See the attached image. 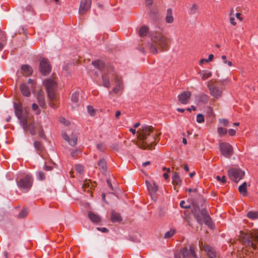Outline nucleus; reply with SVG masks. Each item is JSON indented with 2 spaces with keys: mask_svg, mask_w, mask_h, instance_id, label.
I'll return each mask as SVG.
<instances>
[{
  "mask_svg": "<svg viewBox=\"0 0 258 258\" xmlns=\"http://www.w3.org/2000/svg\"><path fill=\"white\" fill-rule=\"evenodd\" d=\"M137 135L136 144L142 149L152 150L159 141L160 133H157L152 126L144 125L138 130Z\"/></svg>",
  "mask_w": 258,
  "mask_h": 258,
  "instance_id": "1",
  "label": "nucleus"
},
{
  "mask_svg": "<svg viewBox=\"0 0 258 258\" xmlns=\"http://www.w3.org/2000/svg\"><path fill=\"white\" fill-rule=\"evenodd\" d=\"M14 108L15 114L22 125L24 130L27 131L29 128L31 135H35L36 128H39L41 125L33 121V116L29 114V108H23L21 103L19 102L14 103Z\"/></svg>",
  "mask_w": 258,
  "mask_h": 258,
  "instance_id": "2",
  "label": "nucleus"
},
{
  "mask_svg": "<svg viewBox=\"0 0 258 258\" xmlns=\"http://www.w3.org/2000/svg\"><path fill=\"white\" fill-rule=\"evenodd\" d=\"M190 200L192 202L191 211L197 222L200 225H202L204 222L208 227L212 228L213 222L203 205L202 204L200 207L194 199H191Z\"/></svg>",
  "mask_w": 258,
  "mask_h": 258,
  "instance_id": "3",
  "label": "nucleus"
},
{
  "mask_svg": "<svg viewBox=\"0 0 258 258\" xmlns=\"http://www.w3.org/2000/svg\"><path fill=\"white\" fill-rule=\"evenodd\" d=\"M92 64L98 69L104 70L102 75L103 86L109 88L111 86L110 79L112 78L114 79L115 75H118L114 71L113 67L112 66L106 67L104 63L99 60L92 61Z\"/></svg>",
  "mask_w": 258,
  "mask_h": 258,
  "instance_id": "4",
  "label": "nucleus"
},
{
  "mask_svg": "<svg viewBox=\"0 0 258 258\" xmlns=\"http://www.w3.org/2000/svg\"><path fill=\"white\" fill-rule=\"evenodd\" d=\"M152 43L148 44L150 51L153 54L158 53V48L161 51L167 49V38L160 32H155L152 35Z\"/></svg>",
  "mask_w": 258,
  "mask_h": 258,
  "instance_id": "5",
  "label": "nucleus"
},
{
  "mask_svg": "<svg viewBox=\"0 0 258 258\" xmlns=\"http://www.w3.org/2000/svg\"><path fill=\"white\" fill-rule=\"evenodd\" d=\"M242 242L246 245L256 249L258 244V232L254 233H245L240 231Z\"/></svg>",
  "mask_w": 258,
  "mask_h": 258,
  "instance_id": "6",
  "label": "nucleus"
},
{
  "mask_svg": "<svg viewBox=\"0 0 258 258\" xmlns=\"http://www.w3.org/2000/svg\"><path fill=\"white\" fill-rule=\"evenodd\" d=\"M216 83V80L212 79L207 82V85L211 96L216 99H219L222 96L223 90L222 88L215 85Z\"/></svg>",
  "mask_w": 258,
  "mask_h": 258,
  "instance_id": "7",
  "label": "nucleus"
},
{
  "mask_svg": "<svg viewBox=\"0 0 258 258\" xmlns=\"http://www.w3.org/2000/svg\"><path fill=\"white\" fill-rule=\"evenodd\" d=\"M227 173L229 178L235 183L238 182L245 175V172L239 168H231Z\"/></svg>",
  "mask_w": 258,
  "mask_h": 258,
  "instance_id": "8",
  "label": "nucleus"
},
{
  "mask_svg": "<svg viewBox=\"0 0 258 258\" xmlns=\"http://www.w3.org/2000/svg\"><path fill=\"white\" fill-rule=\"evenodd\" d=\"M219 148L221 154L227 158H230L233 154V147L227 142H220Z\"/></svg>",
  "mask_w": 258,
  "mask_h": 258,
  "instance_id": "9",
  "label": "nucleus"
},
{
  "mask_svg": "<svg viewBox=\"0 0 258 258\" xmlns=\"http://www.w3.org/2000/svg\"><path fill=\"white\" fill-rule=\"evenodd\" d=\"M32 182V178L29 175H27L20 179V181L18 182V185L21 188L28 189L31 187Z\"/></svg>",
  "mask_w": 258,
  "mask_h": 258,
  "instance_id": "10",
  "label": "nucleus"
},
{
  "mask_svg": "<svg viewBox=\"0 0 258 258\" xmlns=\"http://www.w3.org/2000/svg\"><path fill=\"white\" fill-rule=\"evenodd\" d=\"M39 70L43 75H47L50 72V64L46 59H42L40 62Z\"/></svg>",
  "mask_w": 258,
  "mask_h": 258,
  "instance_id": "11",
  "label": "nucleus"
},
{
  "mask_svg": "<svg viewBox=\"0 0 258 258\" xmlns=\"http://www.w3.org/2000/svg\"><path fill=\"white\" fill-rule=\"evenodd\" d=\"M91 6V0H81L79 7V13L83 15L89 10Z\"/></svg>",
  "mask_w": 258,
  "mask_h": 258,
  "instance_id": "12",
  "label": "nucleus"
},
{
  "mask_svg": "<svg viewBox=\"0 0 258 258\" xmlns=\"http://www.w3.org/2000/svg\"><path fill=\"white\" fill-rule=\"evenodd\" d=\"M191 96V93L189 91H185L177 96L179 102L183 104L188 103Z\"/></svg>",
  "mask_w": 258,
  "mask_h": 258,
  "instance_id": "13",
  "label": "nucleus"
},
{
  "mask_svg": "<svg viewBox=\"0 0 258 258\" xmlns=\"http://www.w3.org/2000/svg\"><path fill=\"white\" fill-rule=\"evenodd\" d=\"M183 258H195L196 257V254L195 251L194 247L190 246L188 250L186 247H184L181 250Z\"/></svg>",
  "mask_w": 258,
  "mask_h": 258,
  "instance_id": "14",
  "label": "nucleus"
},
{
  "mask_svg": "<svg viewBox=\"0 0 258 258\" xmlns=\"http://www.w3.org/2000/svg\"><path fill=\"white\" fill-rule=\"evenodd\" d=\"M43 84L45 85L46 91L56 90V82L52 78H49L43 81Z\"/></svg>",
  "mask_w": 258,
  "mask_h": 258,
  "instance_id": "15",
  "label": "nucleus"
},
{
  "mask_svg": "<svg viewBox=\"0 0 258 258\" xmlns=\"http://www.w3.org/2000/svg\"><path fill=\"white\" fill-rule=\"evenodd\" d=\"M114 81L116 83V85L113 88L112 91L115 94H117L120 90L123 89V84L121 78L118 75H115Z\"/></svg>",
  "mask_w": 258,
  "mask_h": 258,
  "instance_id": "16",
  "label": "nucleus"
},
{
  "mask_svg": "<svg viewBox=\"0 0 258 258\" xmlns=\"http://www.w3.org/2000/svg\"><path fill=\"white\" fill-rule=\"evenodd\" d=\"M37 99L41 107L43 108H45L46 107L44 93L42 91H40L37 93Z\"/></svg>",
  "mask_w": 258,
  "mask_h": 258,
  "instance_id": "17",
  "label": "nucleus"
},
{
  "mask_svg": "<svg viewBox=\"0 0 258 258\" xmlns=\"http://www.w3.org/2000/svg\"><path fill=\"white\" fill-rule=\"evenodd\" d=\"M146 185L148 187V190L150 192L151 196H152L153 194H156V192L158 190V186L155 182L152 184L148 181H146Z\"/></svg>",
  "mask_w": 258,
  "mask_h": 258,
  "instance_id": "18",
  "label": "nucleus"
},
{
  "mask_svg": "<svg viewBox=\"0 0 258 258\" xmlns=\"http://www.w3.org/2000/svg\"><path fill=\"white\" fill-rule=\"evenodd\" d=\"M111 221L113 222H120L122 220V218L119 213L116 212L114 211L111 212Z\"/></svg>",
  "mask_w": 258,
  "mask_h": 258,
  "instance_id": "19",
  "label": "nucleus"
},
{
  "mask_svg": "<svg viewBox=\"0 0 258 258\" xmlns=\"http://www.w3.org/2000/svg\"><path fill=\"white\" fill-rule=\"evenodd\" d=\"M88 216L89 219L93 223H97L101 220V218L99 216V215L96 214L92 212H89Z\"/></svg>",
  "mask_w": 258,
  "mask_h": 258,
  "instance_id": "20",
  "label": "nucleus"
},
{
  "mask_svg": "<svg viewBox=\"0 0 258 258\" xmlns=\"http://www.w3.org/2000/svg\"><path fill=\"white\" fill-rule=\"evenodd\" d=\"M22 74L26 76L31 75L33 73V70L31 67L28 65L24 64L21 67Z\"/></svg>",
  "mask_w": 258,
  "mask_h": 258,
  "instance_id": "21",
  "label": "nucleus"
},
{
  "mask_svg": "<svg viewBox=\"0 0 258 258\" xmlns=\"http://www.w3.org/2000/svg\"><path fill=\"white\" fill-rule=\"evenodd\" d=\"M198 74L200 75L202 80L203 81L210 78L212 75V72L208 70L200 71L199 72Z\"/></svg>",
  "mask_w": 258,
  "mask_h": 258,
  "instance_id": "22",
  "label": "nucleus"
},
{
  "mask_svg": "<svg viewBox=\"0 0 258 258\" xmlns=\"http://www.w3.org/2000/svg\"><path fill=\"white\" fill-rule=\"evenodd\" d=\"M247 183L245 181L243 182V183L238 187L239 192L244 197H246L247 195Z\"/></svg>",
  "mask_w": 258,
  "mask_h": 258,
  "instance_id": "23",
  "label": "nucleus"
},
{
  "mask_svg": "<svg viewBox=\"0 0 258 258\" xmlns=\"http://www.w3.org/2000/svg\"><path fill=\"white\" fill-rule=\"evenodd\" d=\"M172 183L174 185H181V180L178 174L176 172H174L173 173V175L172 176Z\"/></svg>",
  "mask_w": 258,
  "mask_h": 258,
  "instance_id": "24",
  "label": "nucleus"
},
{
  "mask_svg": "<svg viewBox=\"0 0 258 258\" xmlns=\"http://www.w3.org/2000/svg\"><path fill=\"white\" fill-rule=\"evenodd\" d=\"M20 91L22 94L26 97H28L30 95V91L29 89L26 85L24 84H21L20 86Z\"/></svg>",
  "mask_w": 258,
  "mask_h": 258,
  "instance_id": "25",
  "label": "nucleus"
},
{
  "mask_svg": "<svg viewBox=\"0 0 258 258\" xmlns=\"http://www.w3.org/2000/svg\"><path fill=\"white\" fill-rule=\"evenodd\" d=\"M98 166H99V169L100 171L104 173L107 170L106 162L104 159H101L98 162Z\"/></svg>",
  "mask_w": 258,
  "mask_h": 258,
  "instance_id": "26",
  "label": "nucleus"
},
{
  "mask_svg": "<svg viewBox=\"0 0 258 258\" xmlns=\"http://www.w3.org/2000/svg\"><path fill=\"white\" fill-rule=\"evenodd\" d=\"M7 41V37L4 32L0 30V51L3 49L4 43Z\"/></svg>",
  "mask_w": 258,
  "mask_h": 258,
  "instance_id": "27",
  "label": "nucleus"
},
{
  "mask_svg": "<svg viewBox=\"0 0 258 258\" xmlns=\"http://www.w3.org/2000/svg\"><path fill=\"white\" fill-rule=\"evenodd\" d=\"M209 96L205 94H202L199 96L198 103L199 104H206L208 102Z\"/></svg>",
  "mask_w": 258,
  "mask_h": 258,
  "instance_id": "28",
  "label": "nucleus"
},
{
  "mask_svg": "<svg viewBox=\"0 0 258 258\" xmlns=\"http://www.w3.org/2000/svg\"><path fill=\"white\" fill-rule=\"evenodd\" d=\"M199 246L201 249L205 250L207 253L208 255L209 254V251H212V249H213V247L208 245L204 244L203 241H201L199 242Z\"/></svg>",
  "mask_w": 258,
  "mask_h": 258,
  "instance_id": "29",
  "label": "nucleus"
},
{
  "mask_svg": "<svg viewBox=\"0 0 258 258\" xmlns=\"http://www.w3.org/2000/svg\"><path fill=\"white\" fill-rule=\"evenodd\" d=\"M47 96L50 101H57L56 90L47 91Z\"/></svg>",
  "mask_w": 258,
  "mask_h": 258,
  "instance_id": "30",
  "label": "nucleus"
},
{
  "mask_svg": "<svg viewBox=\"0 0 258 258\" xmlns=\"http://www.w3.org/2000/svg\"><path fill=\"white\" fill-rule=\"evenodd\" d=\"M34 146L36 150L39 152V154L43 150L44 147L42 143L38 141H36L34 143Z\"/></svg>",
  "mask_w": 258,
  "mask_h": 258,
  "instance_id": "31",
  "label": "nucleus"
},
{
  "mask_svg": "<svg viewBox=\"0 0 258 258\" xmlns=\"http://www.w3.org/2000/svg\"><path fill=\"white\" fill-rule=\"evenodd\" d=\"M165 20L167 23H170L173 21V18L172 15V10L168 9L167 11V16L165 18Z\"/></svg>",
  "mask_w": 258,
  "mask_h": 258,
  "instance_id": "32",
  "label": "nucleus"
},
{
  "mask_svg": "<svg viewBox=\"0 0 258 258\" xmlns=\"http://www.w3.org/2000/svg\"><path fill=\"white\" fill-rule=\"evenodd\" d=\"M247 217L250 219H258V212L257 211H249L247 214Z\"/></svg>",
  "mask_w": 258,
  "mask_h": 258,
  "instance_id": "33",
  "label": "nucleus"
},
{
  "mask_svg": "<svg viewBox=\"0 0 258 258\" xmlns=\"http://www.w3.org/2000/svg\"><path fill=\"white\" fill-rule=\"evenodd\" d=\"M148 31V29L146 26H142L139 30V35L140 37H143L146 36Z\"/></svg>",
  "mask_w": 258,
  "mask_h": 258,
  "instance_id": "34",
  "label": "nucleus"
},
{
  "mask_svg": "<svg viewBox=\"0 0 258 258\" xmlns=\"http://www.w3.org/2000/svg\"><path fill=\"white\" fill-rule=\"evenodd\" d=\"M90 180H85L84 181V183L82 185V188H83V189L84 190H87V191H89L90 190V189H91V187L90 184Z\"/></svg>",
  "mask_w": 258,
  "mask_h": 258,
  "instance_id": "35",
  "label": "nucleus"
},
{
  "mask_svg": "<svg viewBox=\"0 0 258 258\" xmlns=\"http://www.w3.org/2000/svg\"><path fill=\"white\" fill-rule=\"evenodd\" d=\"M79 93L78 92H75L71 96V101L74 103H77L79 101Z\"/></svg>",
  "mask_w": 258,
  "mask_h": 258,
  "instance_id": "36",
  "label": "nucleus"
},
{
  "mask_svg": "<svg viewBox=\"0 0 258 258\" xmlns=\"http://www.w3.org/2000/svg\"><path fill=\"white\" fill-rule=\"evenodd\" d=\"M77 137L76 135H73L71 137V139L70 140V142H69V144L74 146L77 144Z\"/></svg>",
  "mask_w": 258,
  "mask_h": 258,
  "instance_id": "37",
  "label": "nucleus"
},
{
  "mask_svg": "<svg viewBox=\"0 0 258 258\" xmlns=\"http://www.w3.org/2000/svg\"><path fill=\"white\" fill-rule=\"evenodd\" d=\"M218 134L221 136H224L227 133V130L223 127H219L217 129Z\"/></svg>",
  "mask_w": 258,
  "mask_h": 258,
  "instance_id": "38",
  "label": "nucleus"
},
{
  "mask_svg": "<svg viewBox=\"0 0 258 258\" xmlns=\"http://www.w3.org/2000/svg\"><path fill=\"white\" fill-rule=\"evenodd\" d=\"M175 233V231L174 230H170L169 231H167L165 233L164 237L165 238H169L172 237Z\"/></svg>",
  "mask_w": 258,
  "mask_h": 258,
  "instance_id": "39",
  "label": "nucleus"
},
{
  "mask_svg": "<svg viewBox=\"0 0 258 258\" xmlns=\"http://www.w3.org/2000/svg\"><path fill=\"white\" fill-rule=\"evenodd\" d=\"M27 215V211L25 209H23L19 214L18 217L19 218H23Z\"/></svg>",
  "mask_w": 258,
  "mask_h": 258,
  "instance_id": "40",
  "label": "nucleus"
},
{
  "mask_svg": "<svg viewBox=\"0 0 258 258\" xmlns=\"http://www.w3.org/2000/svg\"><path fill=\"white\" fill-rule=\"evenodd\" d=\"M234 13L233 12H231L230 14V18H229V20H230V22L231 23V24L232 25H233V26H235L236 25V22L235 21V18L234 17Z\"/></svg>",
  "mask_w": 258,
  "mask_h": 258,
  "instance_id": "41",
  "label": "nucleus"
},
{
  "mask_svg": "<svg viewBox=\"0 0 258 258\" xmlns=\"http://www.w3.org/2000/svg\"><path fill=\"white\" fill-rule=\"evenodd\" d=\"M87 110H88V113L91 116H94L95 115L96 111H95V110L93 108V107L92 106H88L87 107Z\"/></svg>",
  "mask_w": 258,
  "mask_h": 258,
  "instance_id": "42",
  "label": "nucleus"
},
{
  "mask_svg": "<svg viewBox=\"0 0 258 258\" xmlns=\"http://www.w3.org/2000/svg\"><path fill=\"white\" fill-rule=\"evenodd\" d=\"M221 58L223 60L224 63H225V64L227 63L228 65V66H229V67H231L233 65L232 61H228V60H227V57H226V55H222L221 56Z\"/></svg>",
  "mask_w": 258,
  "mask_h": 258,
  "instance_id": "43",
  "label": "nucleus"
},
{
  "mask_svg": "<svg viewBox=\"0 0 258 258\" xmlns=\"http://www.w3.org/2000/svg\"><path fill=\"white\" fill-rule=\"evenodd\" d=\"M84 169V168L82 165L77 164L75 166V169L80 174H81L83 172Z\"/></svg>",
  "mask_w": 258,
  "mask_h": 258,
  "instance_id": "44",
  "label": "nucleus"
},
{
  "mask_svg": "<svg viewBox=\"0 0 258 258\" xmlns=\"http://www.w3.org/2000/svg\"><path fill=\"white\" fill-rule=\"evenodd\" d=\"M197 121L200 123L204 122V116L202 114H198L197 115Z\"/></svg>",
  "mask_w": 258,
  "mask_h": 258,
  "instance_id": "45",
  "label": "nucleus"
},
{
  "mask_svg": "<svg viewBox=\"0 0 258 258\" xmlns=\"http://www.w3.org/2000/svg\"><path fill=\"white\" fill-rule=\"evenodd\" d=\"M32 109L34 111H36V114L38 115L40 113V110L39 109L38 106L35 103H33L32 105Z\"/></svg>",
  "mask_w": 258,
  "mask_h": 258,
  "instance_id": "46",
  "label": "nucleus"
},
{
  "mask_svg": "<svg viewBox=\"0 0 258 258\" xmlns=\"http://www.w3.org/2000/svg\"><path fill=\"white\" fill-rule=\"evenodd\" d=\"M216 178L217 180L223 183H225L227 181L226 177L225 175L223 176L222 177H220V176L218 175L216 176Z\"/></svg>",
  "mask_w": 258,
  "mask_h": 258,
  "instance_id": "47",
  "label": "nucleus"
},
{
  "mask_svg": "<svg viewBox=\"0 0 258 258\" xmlns=\"http://www.w3.org/2000/svg\"><path fill=\"white\" fill-rule=\"evenodd\" d=\"M219 122L224 126H228L229 125V121L227 119H220Z\"/></svg>",
  "mask_w": 258,
  "mask_h": 258,
  "instance_id": "48",
  "label": "nucleus"
},
{
  "mask_svg": "<svg viewBox=\"0 0 258 258\" xmlns=\"http://www.w3.org/2000/svg\"><path fill=\"white\" fill-rule=\"evenodd\" d=\"M56 101H50L48 104L51 107L55 108L57 107Z\"/></svg>",
  "mask_w": 258,
  "mask_h": 258,
  "instance_id": "49",
  "label": "nucleus"
},
{
  "mask_svg": "<svg viewBox=\"0 0 258 258\" xmlns=\"http://www.w3.org/2000/svg\"><path fill=\"white\" fill-rule=\"evenodd\" d=\"M38 134H39V136L43 138V139H45V136L44 134V132H43V131L42 128V126H40V127H39V130L38 131Z\"/></svg>",
  "mask_w": 258,
  "mask_h": 258,
  "instance_id": "50",
  "label": "nucleus"
},
{
  "mask_svg": "<svg viewBox=\"0 0 258 258\" xmlns=\"http://www.w3.org/2000/svg\"><path fill=\"white\" fill-rule=\"evenodd\" d=\"M185 204V202L184 201H181L180 203V206L181 208L184 209H188V208H192V206L188 205V206H184V204Z\"/></svg>",
  "mask_w": 258,
  "mask_h": 258,
  "instance_id": "51",
  "label": "nucleus"
},
{
  "mask_svg": "<svg viewBox=\"0 0 258 258\" xmlns=\"http://www.w3.org/2000/svg\"><path fill=\"white\" fill-rule=\"evenodd\" d=\"M207 113L209 114V116H214V113L213 112V110L212 108L210 107H208Z\"/></svg>",
  "mask_w": 258,
  "mask_h": 258,
  "instance_id": "52",
  "label": "nucleus"
},
{
  "mask_svg": "<svg viewBox=\"0 0 258 258\" xmlns=\"http://www.w3.org/2000/svg\"><path fill=\"white\" fill-rule=\"evenodd\" d=\"M61 123L64 124L66 126H69L70 124V121L67 120L64 118H62L60 120Z\"/></svg>",
  "mask_w": 258,
  "mask_h": 258,
  "instance_id": "53",
  "label": "nucleus"
},
{
  "mask_svg": "<svg viewBox=\"0 0 258 258\" xmlns=\"http://www.w3.org/2000/svg\"><path fill=\"white\" fill-rule=\"evenodd\" d=\"M39 179L41 180H42L44 179L45 178V175L44 173L41 171H39L38 173Z\"/></svg>",
  "mask_w": 258,
  "mask_h": 258,
  "instance_id": "54",
  "label": "nucleus"
},
{
  "mask_svg": "<svg viewBox=\"0 0 258 258\" xmlns=\"http://www.w3.org/2000/svg\"><path fill=\"white\" fill-rule=\"evenodd\" d=\"M111 148L115 151H119V146L117 144H113Z\"/></svg>",
  "mask_w": 258,
  "mask_h": 258,
  "instance_id": "55",
  "label": "nucleus"
},
{
  "mask_svg": "<svg viewBox=\"0 0 258 258\" xmlns=\"http://www.w3.org/2000/svg\"><path fill=\"white\" fill-rule=\"evenodd\" d=\"M208 256L209 257H216V252L213 248L212 249V251H209Z\"/></svg>",
  "mask_w": 258,
  "mask_h": 258,
  "instance_id": "56",
  "label": "nucleus"
},
{
  "mask_svg": "<svg viewBox=\"0 0 258 258\" xmlns=\"http://www.w3.org/2000/svg\"><path fill=\"white\" fill-rule=\"evenodd\" d=\"M228 133L231 136H234L236 134V131L233 129H229L228 130Z\"/></svg>",
  "mask_w": 258,
  "mask_h": 258,
  "instance_id": "57",
  "label": "nucleus"
},
{
  "mask_svg": "<svg viewBox=\"0 0 258 258\" xmlns=\"http://www.w3.org/2000/svg\"><path fill=\"white\" fill-rule=\"evenodd\" d=\"M97 229L98 230L101 231L102 232L107 233L109 231V230L107 228H104H104L98 227Z\"/></svg>",
  "mask_w": 258,
  "mask_h": 258,
  "instance_id": "58",
  "label": "nucleus"
},
{
  "mask_svg": "<svg viewBox=\"0 0 258 258\" xmlns=\"http://www.w3.org/2000/svg\"><path fill=\"white\" fill-rule=\"evenodd\" d=\"M197 9H198V6L196 4L193 5L191 8V11H192V12H193L194 13H196Z\"/></svg>",
  "mask_w": 258,
  "mask_h": 258,
  "instance_id": "59",
  "label": "nucleus"
},
{
  "mask_svg": "<svg viewBox=\"0 0 258 258\" xmlns=\"http://www.w3.org/2000/svg\"><path fill=\"white\" fill-rule=\"evenodd\" d=\"M146 6H151L153 4V0H145Z\"/></svg>",
  "mask_w": 258,
  "mask_h": 258,
  "instance_id": "60",
  "label": "nucleus"
},
{
  "mask_svg": "<svg viewBox=\"0 0 258 258\" xmlns=\"http://www.w3.org/2000/svg\"><path fill=\"white\" fill-rule=\"evenodd\" d=\"M62 137L64 139V140H65L66 141H68V142H70L69 137L66 133H64L62 135Z\"/></svg>",
  "mask_w": 258,
  "mask_h": 258,
  "instance_id": "61",
  "label": "nucleus"
},
{
  "mask_svg": "<svg viewBox=\"0 0 258 258\" xmlns=\"http://www.w3.org/2000/svg\"><path fill=\"white\" fill-rule=\"evenodd\" d=\"M214 55L212 54H211L209 55L208 59H207L206 62H208L210 61H212L213 59Z\"/></svg>",
  "mask_w": 258,
  "mask_h": 258,
  "instance_id": "62",
  "label": "nucleus"
},
{
  "mask_svg": "<svg viewBox=\"0 0 258 258\" xmlns=\"http://www.w3.org/2000/svg\"><path fill=\"white\" fill-rule=\"evenodd\" d=\"M44 169L46 171H50V170H51L52 169V167L51 166H50L45 165L44 166Z\"/></svg>",
  "mask_w": 258,
  "mask_h": 258,
  "instance_id": "63",
  "label": "nucleus"
},
{
  "mask_svg": "<svg viewBox=\"0 0 258 258\" xmlns=\"http://www.w3.org/2000/svg\"><path fill=\"white\" fill-rule=\"evenodd\" d=\"M165 212L163 211V210H160V212H159V216L161 217V218H163L165 216Z\"/></svg>",
  "mask_w": 258,
  "mask_h": 258,
  "instance_id": "64",
  "label": "nucleus"
}]
</instances>
